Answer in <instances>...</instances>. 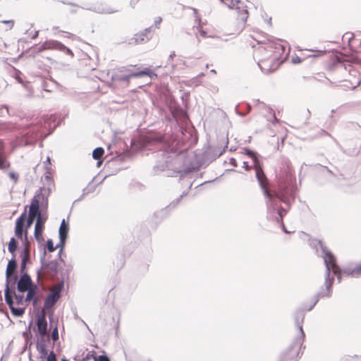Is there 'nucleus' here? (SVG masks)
<instances>
[{
    "mask_svg": "<svg viewBox=\"0 0 361 361\" xmlns=\"http://www.w3.org/2000/svg\"><path fill=\"white\" fill-rule=\"evenodd\" d=\"M335 59V62L329 68L330 79L344 90L355 89L361 83L360 73L342 54H336Z\"/></svg>",
    "mask_w": 361,
    "mask_h": 361,
    "instance_id": "nucleus-1",
    "label": "nucleus"
},
{
    "mask_svg": "<svg viewBox=\"0 0 361 361\" xmlns=\"http://www.w3.org/2000/svg\"><path fill=\"white\" fill-rule=\"evenodd\" d=\"M285 47L280 42L267 41L258 42L255 48L254 56L264 73H270L279 68L283 62Z\"/></svg>",
    "mask_w": 361,
    "mask_h": 361,
    "instance_id": "nucleus-2",
    "label": "nucleus"
},
{
    "mask_svg": "<svg viewBox=\"0 0 361 361\" xmlns=\"http://www.w3.org/2000/svg\"><path fill=\"white\" fill-rule=\"evenodd\" d=\"M304 317H295V327L298 331L291 344L281 353L279 361H297L300 348L303 343L305 333L302 329Z\"/></svg>",
    "mask_w": 361,
    "mask_h": 361,
    "instance_id": "nucleus-3",
    "label": "nucleus"
},
{
    "mask_svg": "<svg viewBox=\"0 0 361 361\" xmlns=\"http://www.w3.org/2000/svg\"><path fill=\"white\" fill-rule=\"evenodd\" d=\"M324 261L327 268V274L324 282L325 289L318 293L320 298L330 297L331 295L332 285L334 279V277H330V270H331L335 275L340 274V268L336 264V259L331 253H327L326 255Z\"/></svg>",
    "mask_w": 361,
    "mask_h": 361,
    "instance_id": "nucleus-4",
    "label": "nucleus"
},
{
    "mask_svg": "<svg viewBox=\"0 0 361 361\" xmlns=\"http://www.w3.org/2000/svg\"><path fill=\"white\" fill-rule=\"evenodd\" d=\"M245 152H246V154H247L253 160V164H254L255 169V172H256V177L259 181V183L263 192H264V194L265 195V196L269 198V201L271 203H274L275 197H277L278 195H274L269 191V180L267 178V176H265L262 167L259 166V161L257 159L256 154L253 152H252L249 149H245Z\"/></svg>",
    "mask_w": 361,
    "mask_h": 361,
    "instance_id": "nucleus-5",
    "label": "nucleus"
},
{
    "mask_svg": "<svg viewBox=\"0 0 361 361\" xmlns=\"http://www.w3.org/2000/svg\"><path fill=\"white\" fill-rule=\"evenodd\" d=\"M63 288V282L58 283L50 288L49 293L44 300V307L42 308V316H46V314H50L51 313L53 307L61 298Z\"/></svg>",
    "mask_w": 361,
    "mask_h": 361,
    "instance_id": "nucleus-6",
    "label": "nucleus"
},
{
    "mask_svg": "<svg viewBox=\"0 0 361 361\" xmlns=\"http://www.w3.org/2000/svg\"><path fill=\"white\" fill-rule=\"evenodd\" d=\"M6 301L9 305L13 314L21 315L24 313L25 302H27L23 295L14 294V298H12L9 287L7 285L5 290Z\"/></svg>",
    "mask_w": 361,
    "mask_h": 361,
    "instance_id": "nucleus-7",
    "label": "nucleus"
},
{
    "mask_svg": "<svg viewBox=\"0 0 361 361\" xmlns=\"http://www.w3.org/2000/svg\"><path fill=\"white\" fill-rule=\"evenodd\" d=\"M37 52L39 53L45 50L56 49L65 52L66 54L73 57L74 54L71 49L66 47L63 44L57 40H47L39 47L36 48Z\"/></svg>",
    "mask_w": 361,
    "mask_h": 361,
    "instance_id": "nucleus-8",
    "label": "nucleus"
},
{
    "mask_svg": "<svg viewBox=\"0 0 361 361\" xmlns=\"http://www.w3.org/2000/svg\"><path fill=\"white\" fill-rule=\"evenodd\" d=\"M152 37V27H149L135 34L134 36L128 40V44L129 45H137L143 44L150 40Z\"/></svg>",
    "mask_w": 361,
    "mask_h": 361,
    "instance_id": "nucleus-9",
    "label": "nucleus"
},
{
    "mask_svg": "<svg viewBox=\"0 0 361 361\" xmlns=\"http://www.w3.org/2000/svg\"><path fill=\"white\" fill-rule=\"evenodd\" d=\"M58 272V265L57 263H54L53 262L44 265L42 268V270L37 271V280L39 281L42 277L45 276L46 274H49L53 276L54 274L56 275Z\"/></svg>",
    "mask_w": 361,
    "mask_h": 361,
    "instance_id": "nucleus-10",
    "label": "nucleus"
},
{
    "mask_svg": "<svg viewBox=\"0 0 361 361\" xmlns=\"http://www.w3.org/2000/svg\"><path fill=\"white\" fill-rule=\"evenodd\" d=\"M34 283L32 281L31 278L27 274H23L18 282V290L22 293H25L28 290Z\"/></svg>",
    "mask_w": 361,
    "mask_h": 361,
    "instance_id": "nucleus-11",
    "label": "nucleus"
},
{
    "mask_svg": "<svg viewBox=\"0 0 361 361\" xmlns=\"http://www.w3.org/2000/svg\"><path fill=\"white\" fill-rule=\"evenodd\" d=\"M44 222L45 219H43L42 215H39V216H37V219L35 224L34 233L35 238L38 242L44 240V238L42 237V232L44 228Z\"/></svg>",
    "mask_w": 361,
    "mask_h": 361,
    "instance_id": "nucleus-12",
    "label": "nucleus"
},
{
    "mask_svg": "<svg viewBox=\"0 0 361 361\" xmlns=\"http://www.w3.org/2000/svg\"><path fill=\"white\" fill-rule=\"evenodd\" d=\"M26 213H23L16 220L15 234L17 238L23 239V228L26 221Z\"/></svg>",
    "mask_w": 361,
    "mask_h": 361,
    "instance_id": "nucleus-13",
    "label": "nucleus"
},
{
    "mask_svg": "<svg viewBox=\"0 0 361 361\" xmlns=\"http://www.w3.org/2000/svg\"><path fill=\"white\" fill-rule=\"evenodd\" d=\"M37 331L40 336H46L47 334V317H36Z\"/></svg>",
    "mask_w": 361,
    "mask_h": 361,
    "instance_id": "nucleus-14",
    "label": "nucleus"
},
{
    "mask_svg": "<svg viewBox=\"0 0 361 361\" xmlns=\"http://www.w3.org/2000/svg\"><path fill=\"white\" fill-rule=\"evenodd\" d=\"M39 208V200L37 197H34L32 199L31 204L30 206L29 214L34 216L37 219V216H39V215H41Z\"/></svg>",
    "mask_w": 361,
    "mask_h": 361,
    "instance_id": "nucleus-15",
    "label": "nucleus"
},
{
    "mask_svg": "<svg viewBox=\"0 0 361 361\" xmlns=\"http://www.w3.org/2000/svg\"><path fill=\"white\" fill-rule=\"evenodd\" d=\"M68 233V226L63 220L59 228L60 241L62 245L65 243Z\"/></svg>",
    "mask_w": 361,
    "mask_h": 361,
    "instance_id": "nucleus-16",
    "label": "nucleus"
},
{
    "mask_svg": "<svg viewBox=\"0 0 361 361\" xmlns=\"http://www.w3.org/2000/svg\"><path fill=\"white\" fill-rule=\"evenodd\" d=\"M21 269H24L27 265V263L30 261V250L28 243L26 245L25 248L21 253Z\"/></svg>",
    "mask_w": 361,
    "mask_h": 361,
    "instance_id": "nucleus-17",
    "label": "nucleus"
},
{
    "mask_svg": "<svg viewBox=\"0 0 361 361\" xmlns=\"http://www.w3.org/2000/svg\"><path fill=\"white\" fill-rule=\"evenodd\" d=\"M145 75H147V76H149L152 78V76H155L156 74L154 73L151 69L146 68L140 72L130 74L129 75V77L130 78H140V77H142V76H145Z\"/></svg>",
    "mask_w": 361,
    "mask_h": 361,
    "instance_id": "nucleus-18",
    "label": "nucleus"
},
{
    "mask_svg": "<svg viewBox=\"0 0 361 361\" xmlns=\"http://www.w3.org/2000/svg\"><path fill=\"white\" fill-rule=\"evenodd\" d=\"M16 267L17 264L15 259H12L8 262L6 271L7 279H8L13 275L16 269Z\"/></svg>",
    "mask_w": 361,
    "mask_h": 361,
    "instance_id": "nucleus-19",
    "label": "nucleus"
},
{
    "mask_svg": "<svg viewBox=\"0 0 361 361\" xmlns=\"http://www.w3.org/2000/svg\"><path fill=\"white\" fill-rule=\"evenodd\" d=\"M27 293L25 300L27 301H31L35 299V295L38 291V287L37 285L34 284L28 290H27Z\"/></svg>",
    "mask_w": 361,
    "mask_h": 361,
    "instance_id": "nucleus-20",
    "label": "nucleus"
},
{
    "mask_svg": "<svg viewBox=\"0 0 361 361\" xmlns=\"http://www.w3.org/2000/svg\"><path fill=\"white\" fill-rule=\"evenodd\" d=\"M230 8H240V4H242L241 0H221Z\"/></svg>",
    "mask_w": 361,
    "mask_h": 361,
    "instance_id": "nucleus-21",
    "label": "nucleus"
},
{
    "mask_svg": "<svg viewBox=\"0 0 361 361\" xmlns=\"http://www.w3.org/2000/svg\"><path fill=\"white\" fill-rule=\"evenodd\" d=\"M37 349L39 351V353L41 355V357H47V356L49 355L48 354V351L46 349V346L44 343H42V341H37Z\"/></svg>",
    "mask_w": 361,
    "mask_h": 361,
    "instance_id": "nucleus-22",
    "label": "nucleus"
},
{
    "mask_svg": "<svg viewBox=\"0 0 361 361\" xmlns=\"http://www.w3.org/2000/svg\"><path fill=\"white\" fill-rule=\"evenodd\" d=\"M11 167V163L4 154H0V170H6Z\"/></svg>",
    "mask_w": 361,
    "mask_h": 361,
    "instance_id": "nucleus-23",
    "label": "nucleus"
},
{
    "mask_svg": "<svg viewBox=\"0 0 361 361\" xmlns=\"http://www.w3.org/2000/svg\"><path fill=\"white\" fill-rule=\"evenodd\" d=\"M32 322H33V320L31 319L30 322H29V324L27 326V328L26 329L25 331H24L23 333V336L24 337L25 341L27 343L29 341L31 340L32 337V333H31V326L32 325Z\"/></svg>",
    "mask_w": 361,
    "mask_h": 361,
    "instance_id": "nucleus-24",
    "label": "nucleus"
},
{
    "mask_svg": "<svg viewBox=\"0 0 361 361\" xmlns=\"http://www.w3.org/2000/svg\"><path fill=\"white\" fill-rule=\"evenodd\" d=\"M104 150L102 147H97L94 149L92 157L96 160H99L104 155Z\"/></svg>",
    "mask_w": 361,
    "mask_h": 361,
    "instance_id": "nucleus-25",
    "label": "nucleus"
},
{
    "mask_svg": "<svg viewBox=\"0 0 361 361\" xmlns=\"http://www.w3.org/2000/svg\"><path fill=\"white\" fill-rule=\"evenodd\" d=\"M8 251L11 254H14L16 249H17V242L14 238H11L9 243H8Z\"/></svg>",
    "mask_w": 361,
    "mask_h": 361,
    "instance_id": "nucleus-26",
    "label": "nucleus"
},
{
    "mask_svg": "<svg viewBox=\"0 0 361 361\" xmlns=\"http://www.w3.org/2000/svg\"><path fill=\"white\" fill-rule=\"evenodd\" d=\"M161 22H162V18L160 16L157 17L154 19V24L151 26V27H152L153 32L154 31V29L160 28V25H161Z\"/></svg>",
    "mask_w": 361,
    "mask_h": 361,
    "instance_id": "nucleus-27",
    "label": "nucleus"
},
{
    "mask_svg": "<svg viewBox=\"0 0 361 361\" xmlns=\"http://www.w3.org/2000/svg\"><path fill=\"white\" fill-rule=\"evenodd\" d=\"M317 300H313L308 305L304 304L302 306V309L304 310H307V311L311 310L313 308V307L315 305V304L317 303Z\"/></svg>",
    "mask_w": 361,
    "mask_h": 361,
    "instance_id": "nucleus-28",
    "label": "nucleus"
},
{
    "mask_svg": "<svg viewBox=\"0 0 361 361\" xmlns=\"http://www.w3.org/2000/svg\"><path fill=\"white\" fill-rule=\"evenodd\" d=\"M51 338L54 341H56L59 339V331L57 326H55L52 330Z\"/></svg>",
    "mask_w": 361,
    "mask_h": 361,
    "instance_id": "nucleus-29",
    "label": "nucleus"
},
{
    "mask_svg": "<svg viewBox=\"0 0 361 361\" xmlns=\"http://www.w3.org/2000/svg\"><path fill=\"white\" fill-rule=\"evenodd\" d=\"M47 249L50 252H53L56 250V247L54 246V243L51 240H48L47 242Z\"/></svg>",
    "mask_w": 361,
    "mask_h": 361,
    "instance_id": "nucleus-30",
    "label": "nucleus"
},
{
    "mask_svg": "<svg viewBox=\"0 0 361 361\" xmlns=\"http://www.w3.org/2000/svg\"><path fill=\"white\" fill-rule=\"evenodd\" d=\"M94 361H110V360L107 355H101L97 357H94Z\"/></svg>",
    "mask_w": 361,
    "mask_h": 361,
    "instance_id": "nucleus-31",
    "label": "nucleus"
},
{
    "mask_svg": "<svg viewBox=\"0 0 361 361\" xmlns=\"http://www.w3.org/2000/svg\"><path fill=\"white\" fill-rule=\"evenodd\" d=\"M9 178L13 180L15 183L18 180V174L14 171H11L8 173Z\"/></svg>",
    "mask_w": 361,
    "mask_h": 361,
    "instance_id": "nucleus-32",
    "label": "nucleus"
},
{
    "mask_svg": "<svg viewBox=\"0 0 361 361\" xmlns=\"http://www.w3.org/2000/svg\"><path fill=\"white\" fill-rule=\"evenodd\" d=\"M58 32L59 33H65L66 34L65 37L68 38V39H75V35L73 33H71V32H66V31H63V30H59Z\"/></svg>",
    "mask_w": 361,
    "mask_h": 361,
    "instance_id": "nucleus-33",
    "label": "nucleus"
},
{
    "mask_svg": "<svg viewBox=\"0 0 361 361\" xmlns=\"http://www.w3.org/2000/svg\"><path fill=\"white\" fill-rule=\"evenodd\" d=\"M286 214V211L282 207H281L278 210V215L280 216V222L283 221V215H285Z\"/></svg>",
    "mask_w": 361,
    "mask_h": 361,
    "instance_id": "nucleus-34",
    "label": "nucleus"
},
{
    "mask_svg": "<svg viewBox=\"0 0 361 361\" xmlns=\"http://www.w3.org/2000/svg\"><path fill=\"white\" fill-rule=\"evenodd\" d=\"M94 357H95V356L94 355L92 352V353L90 352L87 353L86 357L85 358H83L81 361H84V360H85V361H92V360H94Z\"/></svg>",
    "mask_w": 361,
    "mask_h": 361,
    "instance_id": "nucleus-35",
    "label": "nucleus"
},
{
    "mask_svg": "<svg viewBox=\"0 0 361 361\" xmlns=\"http://www.w3.org/2000/svg\"><path fill=\"white\" fill-rule=\"evenodd\" d=\"M142 0H130V6L133 8H135L139 4L140 2Z\"/></svg>",
    "mask_w": 361,
    "mask_h": 361,
    "instance_id": "nucleus-36",
    "label": "nucleus"
},
{
    "mask_svg": "<svg viewBox=\"0 0 361 361\" xmlns=\"http://www.w3.org/2000/svg\"><path fill=\"white\" fill-rule=\"evenodd\" d=\"M38 341H42V343L46 345V342L49 341V336L47 334L46 336H40Z\"/></svg>",
    "mask_w": 361,
    "mask_h": 361,
    "instance_id": "nucleus-37",
    "label": "nucleus"
},
{
    "mask_svg": "<svg viewBox=\"0 0 361 361\" xmlns=\"http://www.w3.org/2000/svg\"><path fill=\"white\" fill-rule=\"evenodd\" d=\"M5 143L3 140L0 139V154H4Z\"/></svg>",
    "mask_w": 361,
    "mask_h": 361,
    "instance_id": "nucleus-38",
    "label": "nucleus"
},
{
    "mask_svg": "<svg viewBox=\"0 0 361 361\" xmlns=\"http://www.w3.org/2000/svg\"><path fill=\"white\" fill-rule=\"evenodd\" d=\"M1 23L7 24L10 28H12L14 25V21L13 20H3V21H1Z\"/></svg>",
    "mask_w": 361,
    "mask_h": 361,
    "instance_id": "nucleus-39",
    "label": "nucleus"
},
{
    "mask_svg": "<svg viewBox=\"0 0 361 361\" xmlns=\"http://www.w3.org/2000/svg\"><path fill=\"white\" fill-rule=\"evenodd\" d=\"M35 218H36L35 216L28 214V218H27V226H30L33 223V221Z\"/></svg>",
    "mask_w": 361,
    "mask_h": 361,
    "instance_id": "nucleus-40",
    "label": "nucleus"
},
{
    "mask_svg": "<svg viewBox=\"0 0 361 361\" xmlns=\"http://www.w3.org/2000/svg\"><path fill=\"white\" fill-rule=\"evenodd\" d=\"M118 11V10L117 8H106L104 12L106 13H114Z\"/></svg>",
    "mask_w": 361,
    "mask_h": 361,
    "instance_id": "nucleus-41",
    "label": "nucleus"
},
{
    "mask_svg": "<svg viewBox=\"0 0 361 361\" xmlns=\"http://www.w3.org/2000/svg\"><path fill=\"white\" fill-rule=\"evenodd\" d=\"M49 322L51 324V325L55 322H58V319L59 317H49Z\"/></svg>",
    "mask_w": 361,
    "mask_h": 361,
    "instance_id": "nucleus-42",
    "label": "nucleus"
},
{
    "mask_svg": "<svg viewBox=\"0 0 361 361\" xmlns=\"http://www.w3.org/2000/svg\"><path fill=\"white\" fill-rule=\"evenodd\" d=\"M292 61H293V62L294 63H300V62L302 61V60L300 59V57H298V56H296V57H295V58H293Z\"/></svg>",
    "mask_w": 361,
    "mask_h": 361,
    "instance_id": "nucleus-43",
    "label": "nucleus"
},
{
    "mask_svg": "<svg viewBox=\"0 0 361 361\" xmlns=\"http://www.w3.org/2000/svg\"><path fill=\"white\" fill-rule=\"evenodd\" d=\"M229 163H230L231 165L234 166H237V165H238V164H237V162H236V160H235V159H234V158H231V159H230V161H229Z\"/></svg>",
    "mask_w": 361,
    "mask_h": 361,
    "instance_id": "nucleus-44",
    "label": "nucleus"
},
{
    "mask_svg": "<svg viewBox=\"0 0 361 361\" xmlns=\"http://www.w3.org/2000/svg\"><path fill=\"white\" fill-rule=\"evenodd\" d=\"M280 224H281V227H282L283 231L285 233H288V231L286 230V226H285V225H284L283 221L280 222Z\"/></svg>",
    "mask_w": 361,
    "mask_h": 361,
    "instance_id": "nucleus-45",
    "label": "nucleus"
},
{
    "mask_svg": "<svg viewBox=\"0 0 361 361\" xmlns=\"http://www.w3.org/2000/svg\"><path fill=\"white\" fill-rule=\"evenodd\" d=\"M243 164H244V168L245 169V170L249 171L250 169V167L248 166L247 162L244 161Z\"/></svg>",
    "mask_w": 361,
    "mask_h": 361,
    "instance_id": "nucleus-46",
    "label": "nucleus"
},
{
    "mask_svg": "<svg viewBox=\"0 0 361 361\" xmlns=\"http://www.w3.org/2000/svg\"><path fill=\"white\" fill-rule=\"evenodd\" d=\"M355 38H352V39H350V41H349V45H350L351 47H353V42H354V41H355Z\"/></svg>",
    "mask_w": 361,
    "mask_h": 361,
    "instance_id": "nucleus-47",
    "label": "nucleus"
},
{
    "mask_svg": "<svg viewBox=\"0 0 361 361\" xmlns=\"http://www.w3.org/2000/svg\"><path fill=\"white\" fill-rule=\"evenodd\" d=\"M199 28H200V32H201V35L204 36L206 35V32L201 30L202 27L200 25L199 26Z\"/></svg>",
    "mask_w": 361,
    "mask_h": 361,
    "instance_id": "nucleus-48",
    "label": "nucleus"
},
{
    "mask_svg": "<svg viewBox=\"0 0 361 361\" xmlns=\"http://www.w3.org/2000/svg\"><path fill=\"white\" fill-rule=\"evenodd\" d=\"M118 328V319H117L116 324H115V329H116V331H117Z\"/></svg>",
    "mask_w": 361,
    "mask_h": 361,
    "instance_id": "nucleus-49",
    "label": "nucleus"
},
{
    "mask_svg": "<svg viewBox=\"0 0 361 361\" xmlns=\"http://www.w3.org/2000/svg\"><path fill=\"white\" fill-rule=\"evenodd\" d=\"M27 231L25 232V241H27Z\"/></svg>",
    "mask_w": 361,
    "mask_h": 361,
    "instance_id": "nucleus-50",
    "label": "nucleus"
},
{
    "mask_svg": "<svg viewBox=\"0 0 361 361\" xmlns=\"http://www.w3.org/2000/svg\"><path fill=\"white\" fill-rule=\"evenodd\" d=\"M61 361H69L68 359H66L65 357H63L62 359H61Z\"/></svg>",
    "mask_w": 361,
    "mask_h": 361,
    "instance_id": "nucleus-51",
    "label": "nucleus"
},
{
    "mask_svg": "<svg viewBox=\"0 0 361 361\" xmlns=\"http://www.w3.org/2000/svg\"><path fill=\"white\" fill-rule=\"evenodd\" d=\"M276 221H277V222L280 223V216H279L276 218Z\"/></svg>",
    "mask_w": 361,
    "mask_h": 361,
    "instance_id": "nucleus-52",
    "label": "nucleus"
},
{
    "mask_svg": "<svg viewBox=\"0 0 361 361\" xmlns=\"http://www.w3.org/2000/svg\"><path fill=\"white\" fill-rule=\"evenodd\" d=\"M53 30H58V27H53Z\"/></svg>",
    "mask_w": 361,
    "mask_h": 361,
    "instance_id": "nucleus-53",
    "label": "nucleus"
},
{
    "mask_svg": "<svg viewBox=\"0 0 361 361\" xmlns=\"http://www.w3.org/2000/svg\"><path fill=\"white\" fill-rule=\"evenodd\" d=\"M149 361H150V360H149Z\"/></svg>",
    "mask_w": 361,
    "mask_h": 361,
    "instance_id": "nucleus-54",
    "label": "nucleus"
}]
</instances>
